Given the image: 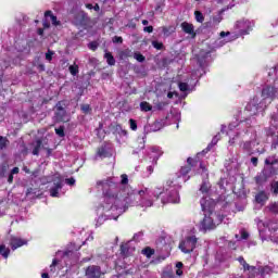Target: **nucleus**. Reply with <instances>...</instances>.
<instances>
[{
    "label": "nucleus",
    "instance_id": "obj_54",
    "mask_svg": "<svg viewBox=\"0 0 278 278\" xmlns=\"http://www.w3.org/2000/svg\"><path fill=\"white\" fill-rule=\"evenodd\" d=\"M8 184H14V174H12L11 172L8 176Z\"/></svg>",
    "mask_w": 278,
    "mask_h": 278
},
{
    "label": "nucleus",
    "instance_id": "obj_61",
    "mask_svg": "<svg viewBox=\"0 0 278 278\" xmlns=\"http://www.w3.org/2000/svg\"><path fill=\"white\" fill-rule=\"evenodd\" d=\"M224 219H225V216L217 215V225H220V223H223Z\"/></svg>",
    "mask_w": 278,
    "mask_h": 278
},
{
    "label": "nucleus",
    "instance_id": "obj_35",
    "mask_svg": "<svg viewBox=\"0 0 278 278\" xmlns=\"http://www.w3.org/2000/svg\"><path fill=\"white\" fill-rule=\"evenodd\" d=\"M8 175V164L3 163L0 165V177Z\"/></svg>",
    "mask_w": 278,
    "mask_h": 278
},
{
    "label": "nucleus",
    "instance_id": "obj_9",
    "mask_svg": "<svg viewBox=\"0 0 278 278\" xmlns=\"http://www.w3.org/2000/svg\"><path fill=\"white\" fill-rule=\"evenodd\" d=\"M238 262L241 264V266H243L244 273H247V271L249 273V277L248 278H255L256 275H260L258 268L255 267V266L249 265V263H247L244 257L240 256L238 258Z\"/></svg>",
    "mask_w": 278,
    "mask_h": 278
},
{
    "label": "nucleus",
    "instance_id": "obj_29",
    "mask_svg": "<svg viewBox=\"0 0 278 278\" xmlns=\"http://www.w3.org/2000/svg\"><path fill=\"white\" fill-rule=\"evenodd\" d=\"M140 110L141 112H151V110H153V106L149 102L143 101L140 103Z\"/></svg>",
    "mask_w": 278,
    "mask_h": 278
},
{
    "label": "nucleus",
    "instance_id": "obj_58",
    "mask_svg": "<svg viewBox=\"0 0 278 278\" xmlns=\"http://www.w3.org/2000/svg\"><path fill=\"white\" fill-rule=\"evenodd\" d=\"M18 173H21V169H20L18 167H13V168L11 169V174H12V175H18Z\"/></svg>",
    "mask_w": 278,
    "mask_h": 278
},
{
    "label": "nucleus",
    "instance_id": "obj_38",
    "mask_svg": "<svg viewBox=\"0 0 278 278\" xmlns=\"http://www.w3.org/2000/svg\"><path fill=\"white\" fill-rule=\"evenodd\" d=\"M71 75L75 77L79 73V65H71L68 67Z\"/></svg>",
    "mask_w": 278,
    "mask_h": 278
},
{
    "label": "nucleus",
    "instance_id": "obj_19",
    "mask_svg": "<svg viewBox=\"0 0 278 278\" xmlns=\"http://www.w3.org/2000/svg\"><path fill=\"white\" fill-rule=\"evenodd\" d=\"M270 273H273V267L268 265L258 267V275H261V277H266V275H270Z\"/></svg>",
    "mask_w": 278,
    "mask_h": 278
},
{
    "label": "nucleus",
    "instance_id": "obj_12",
    "mask_svg": "<svg viewBox=\"0 0 278 278\" xmlns=\"http://www.w3.org/2000/svg\"><path fill=\"white\" fill-rule=\"evenodd\" d=\"M9 244L12 251H16V249H21V247H25V244H27V240L18 237H11Z\"/></svg>",
    "mask_w": 278,
    "mask_h": 278
},
{
    "label": "nucleus",
    "instance_id": "obj_63",
    "mask_svg": "<svg viewBox=\"0 0 278 278\" xmlns=\"http://www.w3.org/2000/svg\"><path fill=\"white\" fill-rule=\"evenodd\" d=\"M273 147H274V149H278V137H277L276 140L273 142Z\"/></svg>",
    "mask_w": 278,
    "mask_h": 278
},
{
    "label": "nucleus",
    "instance_id": "obj_64",
    "mask_svg": "<svg viewBox=\"0 0 278 278\" xmlns=\"http://www.w3.org/2000/svg\"><path fill=\"white\" fill-rule=\"evenodd\" d=\"M93 10H94V12H99L101 10V7H99V4L96 3L93 5Z\"/></svg>",
    "mask_w": 278,
    "mask_h": 278
},
{
    "label": "nucleus",
    "instance_id": "obj_16",
    "mask_svg": "<svg viewBox=\"0 0 278 278\" xmlns=\"http://www.w3.org/2000/svg\"><path fill=\"white\" fill-rule=\"evenodd\" d=\"M138 194L142 199V201H141L142 205H144L146 207H151V205H153V201H151V200L144 201V198H142L146 194H149V189L148 188L139 190Z\"/></svg>",
    "mask_w": 278,
    "mask_h": 278
},
{
    "label": "nucleus",
    "instance_id": "obj_45",
    "mask_svg": "<svg viewBox=\"0 0 278 278\" xmlns=\"http://www.w3.org/2000/svg\"><path fill=\"white\" fill-rule=\"evenodd\" d=\"M271 192H273V194H275V197H277V194H278V180L271 182Z\"/></svg>",
    "mask_w": 278,
    "mask_h": 278
},
{
    "label": "nucleus",
    "instance_id": "obj_23",
    "mask_svg": "<svg viewBox=\"0 0 278 278\" xmlns=\"http://www.w3.org/2000/svg\"><path fill=\"white\" fill-rule=\"evenodd\" d=\"M266 227L271 233H275L276 231H278V222L269 220L266 223Z\"/></svg>",
    "mask_w": 278,
    "mask_h": 278
},
{
    "label": "nucleus",
    "instance_id": "obj_20",
    "mask_svg": "<svg viewBox=\"0 0 278 278\" xmlns=\"http://www.w3.org/2000/svg\"><path fill=\"white\" fill-rule=\"evenodd\" d=\"M253 142L252 141H244L243 144L241 146L243 151L248 153V155H253Z\"/></svg>",
    "mask_w": 278,
    "mask_h": 278
},
{
    "label": "nucleus",
    "instance_id": "obj_2",
    "mask_svg": "<svg viewBox=\"0 0 278 278\" xmlns=\"http://www.w3.org/2000/svg\"><path fill=\"white\" fill-rule=\"evenodd\" d=\"M275 164H278V159L274 156H268L265 159V166L262 172L255 176V182L257 186H262V184H266L270 177H275L277 175V169L275 168Z\"/></svg>",
    "mask_w": 278,
    "mask_h": 278
},
{
    "label": "nucleus",
    "instance_id": "obj_4",
    "mask_svg": "<svg viewBox=\"0 0 278 278\" xmlns=\"http://www.w3.org/2000/svg\"><path fill=\"white\" fill-rule=\"evenodd\" d=\"M54 122L55 123H68V115L66 113V103L64 100L56 102L54 106Z\"/></svg>",
    "mask_w": 278,
    "mask_h": 278
},
{
    "label": "nucleus",
    "instance_id": "obj_5",
    "mask_svg": "<svg viewBox=\"0 0 278 278\" xmlns=\"http://www.w3.org/2000/svg\"><path fill=\"white\" fill-rule=\"evenodd\" d=\"M268 105L265 101L260 100L257 96H255L250 102L247 104L245 110L248 112H251L253 116L257 114L258 112H264Z\"/></svg>",
    "mask_w": 278,
    "mask_h": 278
},
{
    "label": "nucleus",
    "instance_id": "obj_46",
    "mask_svg": "<svg viewBox=\"0 0 278 278\" xmlns=\"http://www.w3.org/2000/svg\"><path fill=\"white\" fill-rule=\"evenodd\" d=\"M88 49H90L91 51H96L97 49H99V43L97 41H91L88 43Z\"/></svg>",
    "mask_w": 278,
    "mask_h": 278
},
{
    "label": "nucleus",
    "instance_id": "obj_42",
    "mask_svg": "<svg viewBox=\"0 0 278 278\" xmlns=\"http://www.w3.org/2000/svg\"><path fill=\"white\" fill-rule=\"evenodd\" d=\"M53 55H55V52L52 51L51 49H48L47 53H46V60L48 62H51L53 60Z\"/></svg>",
    "mask_w": 278,
    "mask_h": 278
},
{
    "label": "nucleus",
    "instance_id": "obj_62",
    "mask_svg": "<svg viewBox=\"0 0 278 278\" xmlns=\"http://www.w3.org/2000/svg\"><path fill=\"white\" fill-rule=\"evenodd\" d=\"M229 31H222L220 34H219V36H220V38H225V36H229Z\"/></svg>",
    "mask_w": 278,
    "mask_h": 278
},
{
    "label": "nucleus",
    "instance_id": "obj_21",
    "mask_svg": "<svg viewBox=\"0 0 278 278\" xmlns=\"http://www.w3.org/2000/svg\"><path fill=\"white\" fill-rule=\"evenodd\" d=\"M119 253L122 257H129V244L122 243L119 247Z\"/></svg>",
    "mask_w": 278,
    "mask_h": 278
},
{
    "label": "nucleus",
    "instance_id": "obj_44",
    "mask_svg": "<svg viewBox=\"0 0 278 278\" xmlns=\"http://www.w3.org/2000/svg\"><path fill=\"white\" fill-rule=\"evenodd\" d=\"M162 278H175V273L166 270L162 273Z\"/></svg>",
    "mask_w": 278,
    "mask_h": 278
},
{
    "label": "nucleus",
    "instance_id": "obj_3",
    "mask_svg": "<svg viewBox=\"0 0 278 278\" xmlns=\"http://www.w3.org/2000/svg\"><path fill=\"white\" fill-rule=\"evenodd\" d=\"M198 243L199 238H197V236L188 235L182 241L179 242L178 249H180L185 254H190L194 251V249H197Z\"/></svg>",
    "mask_w": 278,
    "mask_h": 278
},
{
    "label": "nucleus",
    "instance_id": "obj_18",
    "mask_svg": "<svg viewBox=\"0 0 278 278\" xmlns=\"http://www.w3.org/2000/svg\"><path fill=\"white\" fill-rule=\"evenodd\" d=\"M141 255H144L148 257V260H151L153 255H155V249H152L151 247H146L141 250Z\"/></svg>",
    "mask_w": 278,
    "mask_h": 278
},
{
    "label": "nucleus",
    "instance_id": "obj_1",
    "mask_svg": "<svg viewBox=\"0 0 278 278\" xmlns=\"http://www.w3.org/2000/svg\"><path fill=\"white\" fill-rule=\"evenodd\" d=\"M97 187L102 188L104 197H106L108 199H114L115 205H118V201H123L124 207H128V205H131V203L134 202V199H136V192L131 191L129 187L124 188L121 192V186L112 181L111 178L98 180ZM123 192L126 193L123 194Z\"/></svg>",
    "mask_w": 278,
    "mask_h": 278
},
{
    "label": "nucleus",
    "instance_id": "obj_47",
    "mask_svg": "<svg viewBox=\"0 0 278 278\" xmlns=\"http://www.w3.org/2000/svg\"><path fill=\"white\" fill-rule=\"evenodd\" d=\"M58 264H60V261H58V258H53L52 264L50 265L51 273H55V266H58Z\"/></svg>",
    "mask_w": 278,
    "mask_h": 278
},
{
    "label": "nucleus",
    "instance_id": "obj_26",
    "mask_svg": "<svg viewBox=\"0 0 278 278\" xmlns=\"http://www.w3.org/2000/svg\"><path fill=\"white\" fill-rule=\"evenodd\" d=\"M134 51L131 49H125L119 53L122 60H127V58H134Z\"/></svg>",
    "mask_w": 278,
    "mask_h": 278
},
{
    "label": "nucleus",
    "instance_id": "obj_39",
    "mask_svg": "<svg viewBox=\"0 0 278 278\" xmlns=\"http://www.w3.org/2000/svg\"><path fill=\"white\" fill-rule=\"evenodd\" d=\"M135 60H137V62H144V60H147L146 56L142 55V53L140 52H135L134 55Z\"/></svg>",
    "mask_w": 278,
    "mask_h": 278
},
{
    "label": "nucleus",
    "instance_id": "obj_30",
    "mask_svg": "<svg viewBox=\"0 0 278 278\" xmlns=\"http://www.w3.org/2000/svg\"><path fill=\"white\" fill-rule=\"evenodd\" d=\"M97 155L102 159L108 157V149H105V146L98 148Z\"/></svg>",
    "mask_w": 278,
    "mask_h": 278
},
{
    "label": "nucleus",
    "instance_id": "obj_13",
    "mask_svg": "<svg viewBox=\"0 0 278 278\" xmlns=\"http://www.w3.org/2000/svg\"><path fill=\"white\" fill-rule=\"evenodd\" d=\"M60 190H62V178L56 177V179H54V186L50 188V197H60Z\"/></svg>",
    "mask_w": 278,
    "mask_h": 278
},
{
    "label": "nucleus",
    "instance_id": "obj_27",
    "mask_svg": "<svg viewBox=\"0 0 278 278\" xmlns=\"http://www.w3.org/2000/svg\"><path fill=\"white\" fill-rule=\"evenodd\" d=\"M10 139H8V137L0 136V151H4V149H8Z\"/></svg>",
    "mask_w": 278,
    "mask_h": 278
},
{
    "label": "nucleus",
    "instance_id": "obj_40",
    "mask_svg": "<svg viewBox=\"0 0 278 278\" xmlns=\"http://www.w3.org/2000/svg\"><path fill=\"white\" fill-rule=\"evenodd\" d=\"M121 185L122 186H127L129 184V176L127 174H122L121 175Z\"/></svg>",
    "mask_w": 278,
    "mask_h": 278
},
{
    "label": "nucleus",
    "instance_id": "obj_34",
    "mask_svg": "<svg viewBox=\"0 0 278 278\" xmlns=\"http://www.w3.org/2000/svg\"><path fill=\"white\" fill-rule=\"evenodd\" d=\"M152 47H154V49H156V51H162V49H164V43L160 42L157 40H153Z\"/></svg>",
    "mask_w": 278,
    "mask_h": 278
},
{
    "label": "nucleus",
    "instance_id": "obj_8",
    "mask_svg": "<svg viewBox=\"0 0 278 278\" xmlns=\"http://www.w3.org/2000/svg\"><path fill=\"white\" fill-rule=\"evenodd\" d=\"M212 216L213 215L204 214V218L200 222V231L206 233L216 227V222H214V217Z\"/></svg>",
    "mask_w": 278,
    "mask_h": 278
},
{
    "label": "nucleus",
    "instance_id": "obj_53",
    "mask_svg": "<svg viewBox=\"0 0 278 278\" xmlns=\"http://www.w3.org/2000/svg\"><path fill=\"white\" fill-rule=\"evenodd\" d=\"M143 31H146L147 34H153V26L143 27Z\"/></svg>",
    "mask_w": 278,
    "mask_h": 278
},
{
    "label": "nucleus",
    "instance_id": "obj_60",
    "mask_svg": "<svg viewBox=\"0 0 278 278\" xmlns=\"http://www.w3.org/2000/svg\"><path fill=\"white\" fill-rule=\"evenodd\" d=\"M168 31H170V28L169 27H166V26H163L162 27V33L166 36L168 35Z\"/></svg>",
    "mask_w": 278,
    "mask_h": 278
},
{
    "label": "nucleus",
    "instance_id": "obj_41",
    "mask_svg": "<svg viewBox=\"0 0 278 278\" xmlns=\"http://www.w3.org/2000/svg\"><path fill=\"white\" fill-rule=\"evenodd\" d=\"M129 125H130L131 131H137L138 130V123L136 122V119L130 118L129 119Z\"/></svg>",
    "mask_w": 278,
    "mask_h": 278
},
{
    "label": "nucleus",
    "instance_id": "obj_28",
    "mask_svg": "<svg viewBox=\"0 0 278 278\" xmlns=\"http://www.w3.org/2000/svg\"><path fill=\"white\" fill-rule=\"evenodd\" d=\"M0 255L4 257V260H8L10 257V248H7L5 244L0 245Z\"/></svg>",
    "mask_w": 278,
    "mask_h": 278
},
{
    "label": "nucleus",
    "instance_id": "obj_10",
    "mask_svg": "<svg viewBox=\"0 0 278 278\" xmlns=\"http://www.w3.org/2000/svg\"><path fill=\"white\" fill-rule=\"evenodd\" d=\"M85 275L87 278H101L103 271H101V266L90 265L86 268Z\"/></svg>",
    "mask_w": 278,
    "mask_h": 278
},
{
    "label": "nucleus",
    "instance_id": "obj_22",
    "mask_svg": "<svg viewBox=\"0 0 278 278\" xmlns=\"http://www.w3.org/2000/svg\"><path fill=\"white\" fill-rule=\"evenodd\" d=\"M43 148L42 147V139H37L35 141V147L33 149V155H40V149Z\"/></svg>",
    "mask_w": 278,
    "mask_h": 278
},
{
    "label": "nucleus",
    "instance_id": "obj_56",
    "mask_svg": "<svg viewBox=\"0 0 278 278\" xmlns=\"http://www.w3.org/2000/svg\"><path fill=\"white\" fill-rule=\"evenodd\" d=\"M42 25H43V29H49V27H51V23L47 20L43 21Z\"/></svg>",
    "mask_w": 278,
    "mask_h": 278
},
{
    "label": "nucleus",
    "instance_id": "obj_37",
    "mask_svg": "<svg viewBox=\"0 0 278 278\" xmlns=\"http://www.w3.org/2000/svg\"><path fill=\"white\" fill-rule=\"evenodd\" d=\"M56 136H59V138H64V136H66V134L64 132V126H60L59 128L54 129Z\"/></svg>",
    "mask_w": 278,
    "mask_h": 278
},
{
    "label": "nucleus",
    "instance_id": "obj_33",
    "mask_svg": "<svg viewBox=\"0 0 278 278\" xmlns=\"http://www.w3.org/2000/svg\"><path fill=\"white\" fill-rule=\"evenodd\" d=\"M267 207L269 212H271V214H278V202H274L269 204Z\"/></svg>",
    "mask_w": 278,
    "mask_h": 278
},
{
    "label": "nucleus",
    "instance_id": "obj_57",
    "mask_svg": "<svg viewBox=\"0 0 278 278\" xmlns=\"http://www.w3.org/2000/svg\"><path fill=\"white\" fill-rule=\"evenodd\" d=\"M167 103L166 102H160L156 108L157 110H164V108H166Z\"/></svg>",
    "mask_w": 278,
    "mask_h": 278
},
{
    "label": "nucleus",
    "instance_id": "obj_32",
    "mask_svg": "<svg viewBox=\"0 0 278 278\" xmlns=\"http://www.w3.org/2000/svg\"><path fill=\"white\" fill-rule=\"evenodd\" d=\"M194 16L198 23H203V21H205V16H203L201 11H194Z\"/></svg>",
    "mask_w": 278,
    "mask_h": 278
},
{
    "label": "nucleus",
    "instance_id": "obj_11",
    "mask_svg": "<svg viewBox=\"0 0 278 278\" xmlns=\"http://www.w3.org/2000/svg\"><path fill=\"white\" fill-rule=\"evenodd\" d=\"M198 161L192 159V157H188L187 159V165L182 166L180 168V175H182V177H186V175H188L190 173V170H192V168H194V166H197Z\"/></svg>",
    "mask_w": 278,
    "mask_h": 278
},
{
    "label": "nucleus",
    "instance_id": "obj_59",
    "mask_svg": "<svg viewBox=\"0 0 278 278\" xmlns=\"http://www.w3.org/2000/svg\"><path fill=\"white\" fill-rule=\"evenodd\" d=\"M22 170L24 172V173H26V175H31V170L29 169V167H27V166H23V168H22Z\"/></svg>",
    "mask_w": 278,
    "mask_h": 278
},
{
    "label": "nucleus",
    "instance_id": "obj_48",
    "mask_svg": "<svg viewBox=\"0 0 278 278\" xmlns=\"http://www.w3.org/2000/svg\"><path fill=\"white\" fill-rule=\"evenodd\" d=\"M112 42H114V45H123V37L114 36Z\"/></svg>",
    "mask_w": 278,
    "mask_h": 278
},
{
    "label": "nucleus",
    "instance_id": "obj_6",
    "mask_svg": "<svg viewBox=\"0 0 278 278\" xmlns=\"http://www.w3.org/2000/svg\"><path fill=\"white\" fill-rule=\"evenodd\" d=\"M261 97L265 103L266 101H268V103H273L275 99H278V88L267 85L262 89Z\"/></svg>",
    "mask_w": 278,
    "mask_h": 278
},
{
    "label": "nucleus",
    "instance_id": "obj_25",
    "mask_svg": "<svg viewBox=\"0 0 278 278\" xmlns=\"http://www.w3.org/2000/svg\"><path fill=\"white\" fill-rule=\"evenodd\" d=\"M104 60H106V63L109 64V66H114L116 64V59H114V55L112 54V52H106L104 54Z\"/></svg>",
    "mask_w": 278,
    "mask_h": 278
},
{
    "label": "nucleus",
    "instance_id": "obj_31",
    "mask_svg": "<svg viewBox=\"0 0 278 278\" xmlns=\"http://www.w3.org/2000/svg\"><path fill=\"white\" fill-rule=\"evenodd\" d=\"M80 110L83 114H91L92 112V108L90 106V104H81Z\"/></svg>",
    "mask_w": 278,
    "mask_h": 278
},
{
    "label": "nucleus",
    "instance_id": "obj_55",
    "mask_svg": "<svg viewBox=\"0 0 278 278\" xmlns=\"http://www.w3.org/2000/svg\"><path fill=\"white\" fill-rule=\"evenodd\" d=\"M35 190H36V189H34V188H28V189L26 190V197H29L30 194H36Z\"/></svg>",
    "mask_w": 278,
    "mask_h": 278
},
{
    "label": "nucleus",
    "instance_id": "obj_7",
    "mask_svg": "<svg viewBox=\"0 0 278 278\" xmlns=\"http://www.w3.org/2000/svg\"><path fill=\"white\" fill-rule=\"evenodd\" d=\"M200 205L204 214H208L210 216H216V214H214V210H216V202L213 199L202 198L200 200Z\"/></svg>",
    "mask_w": 278,
    "mask_h": 278
},
{
    "label": "nucleus",
    "instance_id": "obj_17",
    "mask_svg": "<svg viewBox=\"0 0 278 278\" xmlns=\"http://www.w3.org/2000/svg\"><path fill=\"white\" fill-rule=\"evenodd\" d=\"M256 203L264 204L268 201V195L266 194V191H261L255 195Z\"/></svg>",
    "mask_w": 278,
    "mask_h": 278
},
{
    "label": "nucleus",
    "instance_id": "obj_51",
    "mask_svg": "<svg viewBox=\"0 0 278 278\" xmlns=\"http://www.w3.org/2000/svg\"><path fill=\"white\" fill-rule=\"evenodd\" d=\"M65 182L67 184V186H75V178L71 177L65 179Z\"/></svg>",
    "mask_w": 278,
    "mask_h": 278
},
{
    "label": "nucleus",
    "instance_id": "obj_36",
    "mask_svg": "<svg viewBox=\"0 0 278 278\" xmlns=\"http://www.w3.org/2000/svg\"><path fill=\"white\" fill-rule=\"evenodd\" d=\"M200 192H202V194H207V192H210V186L207 185V182H202L200 187Z\"/></svg>",
    "mask_w": 278,
    "mask_h": 278
},
{
    "label": "nucleus",
    "instance_id": "obj_14",
    "mask_svg": "<svg viewBox=\"0 0 278 278\" xmlns=\"http://www.w3.org/2000/svg\"><path fill=\"white\" fill-rule=\"evenodd\" d=\"M109 129L113 136H127V130L123 129L121 124H111L109 125Z\"/></svg>",
    "mask_w": 278,
    "mask_h": 278
},
{
    "label": "nucleus",
    "instance_id": "obj_50",
    "mask_svg": "<svg viewBox=\"0 0 278 278\" xmlns=\"http://www.w3.org/2000/svg\"><path fill=\"white\" fill-rule=\"evenodd\" d=\"M250 162L253 166H257V164H260V160L257 159V156H252Z\"/></svg>",
    "mask_w": 278,
    "mask_h": 278
},
{
    "label": "nucleus",
    "instance_id": "obj_43",
    "mask_svg": "<svg viewBox=\"0 0 278 278\" xmlns=\"http://www.w3.org/2000/svg\"><path fill=\"white\" fill-rule=\"evenodd\" d=\"M178 88L180 92H188V83H179Z\"/></svg>",
    "mask_w": 278,
    "mask_h": 278
},
{
    "label": "nucleus",
    "instance_id": "obj_15",
    "mask_svg": "<svg viewBox=\"0 0 278 278\" xmlns=\"http://www.w3.org/2000/svg\"><path fill=\"white\" fill-rule=\"evenodd\" d=\"M180 27L185 34H189L190 36H192V38L197 37V33H194V25L188 22H182L180 24Z\"/></svg>",
    "mask_w": 278,
    "mask_h": 278
},
{
    "label": "nucleus",
    "instance_id": "obj_49",
    "mask_svg": "<svg viewBox=\"0 0 278 278\" xmlns=\"http://www.w3.org/2000/svg\"><path fill=\"white\" fill-rule=\"evenodd\" d=\"M200 168L202 170V175H205L207 177V167L203 163H200Z\"/></svg>",
    "mask_w": 278,
    "mask_h": 278
},
{
    "label": "nucleus",
    "instance_id": "obj_24",
    "mask_svg": "<svg viewBox=\"0 0 278 278\" xmlns=\"http://www.w3.org/2000/svg\"><path fill=\"white\" fill-rule=\"evenodd\" d=\"M45 17L50 18L52 21V24H54L55 26L60 25V22L58 21V16L53 15L52 11H46Z\"/></svg>",
    "mask_w": 278,
    "mask_h": 278
},
{
    "label": "nucleus",
    "instance_id": "obj_52",
    "mask_svg": "<svg viewBox=\"0 0 278 278\" xmlns=\"http://www.w3.org/2000/svg\"><path fill=\"white\" fill-rule=\"evenodd\" d=\"M241 240H249V233L245 230L241 231Z\"/></svg>",
    "mask_w": 278,
    "mask_h": 278
}]
</instances>
